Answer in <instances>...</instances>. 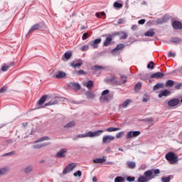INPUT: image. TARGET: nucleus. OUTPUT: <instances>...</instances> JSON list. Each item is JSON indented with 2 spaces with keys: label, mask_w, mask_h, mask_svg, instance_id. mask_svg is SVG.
I'll list each match as a JSON object with an SVG mask.
<instances>
[{
  "label": "nucleus",
  "mask_w": 182,
  "mask_h": 182,
  "mask_svg": "<svg viewBox=\"0 0 182 182\" xmlns=\"http://www.w3.org/2000/svg\"><path fill=\"white\" fill-rule=\"evenodd\" d=\"M69 87L74 89V90H80V84L76 82H70Z\"/></svg>",
  "instance_id": "nucleus-14"
},
{
  "label": "nucleus",
  "mask_w": 182,
  "mask_h": 182,
  "mask_svg": "<svg viewBox=\"0 0 182 182\" xmlns=\"http://www.w3.org/2000/svg\"><path fill=\"white\" fill-rule=\"evenodd\" d=\"M64 57L67 59V60H69V59H70V58L72 57V53L66 52L64 54Z\"/></svg>",
  "instance_id": "nucleus-39"
},
{
  "label": "nucleus",
  "mask_w": 182,
  "mask_h": 182,
  "mask_svg": "<svg viewBox=\"0 0 182 182\" xmlns=\"http://www.w3.org/2000/svg\"><path fill=\"white\" fill-rule=\"evenodd\" d=\"M66 76V73L63 71H58L54 76L55 79H62Z\"/></svg>",
  "instance_id": "nucleus-11"
},
{
  "label": "nucleus",
  "mask_w": 182,
  "mask_h": 182,
  "mask_svg": "<svg viewBox=\"0 0 182 182\" xmlns=\"http://www.w3.org/2000/svg\"><path fill=\"white\" fill-rule=\"evenodd\" d=\"M53 105H58V101L54 100V101H50L49 102H47L45 104L44 107H46L48 106H53Z\"/></svg>",
  "instance_id": "nucleus-30"
},
{
  "label": "nucleus",
  "mask_w": 182,
  "mask_h": 182,
  "mask_svg": "<svg viewBox=\"0 0 182 182\" xmlns=\"http://www.w3.org/2000/svg\"><path fill=\"white\" fill-rule=\"evenodd\" d=\"M160 174V169L148 170L144 172V176L139 177L138 182H149L150 180H153L154 177Z\"/></svg>",
  "instance_id": "nucleus-1"
},
{
  "label": "nucleus",
  "mask_w": 182,
  "mask_h": 182,
  "mask_svg": "<svg viewBox=\"0 0 182 182\" xmlns=\"http://www.w3.org/2000/svg\"><path fill=\"white\" fill-rule=\"evenodd\" d=\"M92 181H93V182H97V178H96V176H94V177L92 178Z\"/></svg>",
  "instance_id": "nucleus-61"
},
{
  "label": "nucleus",
  "mask_w": 182,
  "mask_h": 182,
  "mask_svg": "<svg viewBox=\"0 0 182 182\" xmlns=\"http://www.w3.org/2000/svg\"><path fill=\"white\" fill-rule=\"evenodd\" d=\"M141 134V132H140V131H130L127 132L126 135V139L127 140H128V139H133L134 137L140 136Z\"/></svg>",
  "instance_id": "nucleus-5"
},
{
  "label": "nucleus",
  "mask_w": 182,
  "mask_h": 182,
  "mask_svg": "<svg viewBox=\"0 0 182 182\" xmlns=\"http://www.w3.org/2000/svg\"><path fill=\"white\" fill-rule=\"evenodd\" d=\"M113 41V38H112V36H109V37H107L105 38V41H104V46H109L110 43H112V41Z\"/></svg>",
  "instance_id": "nucleus-18"
},
{
  "label": "nucleus",
  "mask_w": 182,
  "mask_h": 182,
  "mask_svg": "<svg viewBox=\"0 0 182 182\" xmlns=\"http://www.w3.org/2000/svg\"><path fill=\"white\" fill-rule=\"evenodd\" d=\"M45 140H50V138H49V136L41 137L38 141H36V143H38V141H45Z\"/></svg>",
  "instance_id": "nucleus-43"
},
{
  "label": "nucleus",
  "mask_w": 182,
  "mask_h": 182,
  "mask_svg": "<svg viewBox=\"0 0 182 182\" xmlns=\"http://www.w3.org/2000/svg\"><path fill=\"white\" fill-rule=\"evenodd\" d=\"M164 22H166V16L163 17L161 19L159 18L156 20L157 23H164Z\"/></svg>",
  "instance_id": "nucleus-45"
},
{
  "label": "nucleus",
  "mask_w": 182,
  "mask_h": 182,
  "mask_svg": "<svg viewBox=\"0 0 182 182\" xmlns=\"http://www.w3.org/2000/svg\"><path fill=\"white\" fill-rule=\"evenodd\" d=\"M82 85L85 86V87H87L88 90H91L92 87L94 86V82L92 80H88L87 82L84 81Z\"/></svg>",
  "instance_id": "nucleus-10"
},
{
  "label": "nucleus",
  "mask_w": 182,
  "mask_h": 182,
  "mask_svg": "<svg viewBox=\"0 0 182 182\" xmlns=\"http://www.w3.org/2000/svg\"><path fill=\"white\" fill-rule=\"evenodd\" d=\"M165 159L171 164H177L178 162V156H177V154H176L174 152L167 153L165 156Z\"/></svg>",
  "instance_id": "nucleus-3"
},
{
  "label": "nucleus",
  "mask_w": 182,
  "mask_h": 182,
  "mask_svg": "<svg viewBox=\"0 0 182 182\" xmlns=\"http://www.w3.org/2000/svg\"><path fill=\"white\" fill-rule=\"evenodd\" d=\"M95 70H102V69H105L102 66H99V65H95Z\"/></svg>",
  "instance_id": "nucleus-50"
},
{
  "label": "nucleus",
  "mask_w": 182,
  "mask_h": 182,
  "mask_svg": "<svg viewBox=\"0 0 182 182\" xmlns=\"http://www.w3.org/2000/svg\"><path fill=\"white\" fill-rule=\"evenodd\" d=\"M127 82V77H126V75H121L120 85H122V83H126Z\"/></svg>",
  "instance_id": "nucleus-37"
},
{
  "label": "nucleus",
  "mask_w": 182,
  "mask_h": 182,
  "mask_svg": "<svg viewBox=\"0 0 182 182\" xmlns=\"http://www.w3.org/2000/svg\"><path fill=\"white\" fill-rule=\"evenodd\" d=\"M41 28V24L36 23L31 27L30 32H33V31H38Z\"/></svg>",
  "instance_id": "nucleus-27"
},
{
  "label": "nucleus",
  "mask_w": 182,
  "mask_h": 182,
  "mask_svg": "<svg viewBox=\"0 0 182 182\" xmlns=\"http://www.w3.org/2000/svg\"><path fill=\"white\" fill-rule=\"evenodd\" d=\"M147 68L148 69H154V62L151 61L147 65Z\"/></svg>",
  "instance_id": "nucleus-41"
},
{
  "label": "nucleus",
  "mask_w": 182,
  "mask_h": 182,
  "mask_svg": "<svg viewBox=\"0 0 182 182\" xmlns=\"http://www.w3.org/2000/svg\"><path fill=\"white\" fill-rule=\"evenodd\" d=\"M28 126V122H23L22 123V127H26Z\"/></svg>",
  "instance_id": "nucleus-60"
},
{
  "label": "nucleus",
  "mask_w": 182,
  "mask_h": 182,
  "mask_svg": "<svg viewBox=\"0 0 182 182\" xmlns=\"http://www.w3.org/2000/svg\"><path fill=\"white\" fill-rule=\"evenodd\" d=\"M138 23L139 25H144V23H146V20L145 19H141L138 21Z\"/></svg>",
  "instance_id": "nucleus-53"
},
{
  "label": "nucleus",
  "mask_w": 182,
  "mask_h": 182,
  "mask_svg": "<svg viewBox=\"0 0 182 182\" xmlns=\"http://www.w3.org/2000/svg\"><path fill=\"white\" fill-rule=\"evenodd\" d=\"M127 166L128 168L133 169V168H136V163H134L133 161H127Z\"/></svg>",
  "instance_id": "nucleus-24"
},
{
  "label": "nucleus",
  "mask_w": 182,
  "mask_h": 182,
  "mask_svg": "<svg viewBox=\"0 0 182 182\" xmlns=\"http://www.w3.org/2000/svg\"><path fill=\"white\" fill-rule=\"evenodd\" d=\"M100 42H102V38H97L95 39L92 43V46H93V48H97V45H99V43H100Z\"/></svg>",
  "instance_id": "nucleus-23"
},
{
  "label": "nucleus",
  "mask_w": 182,
  "mask_h": 182,
  "mask_svg": "<svg viewBox=\"0 0 182 182\" xmlns=\"http://www.w3.org/2000/svg\"><path fill=\"white\" fill-rule=\"evenodd\" d=\"M65 153H66L65 149H60L55 155L56 159H60L65 157Z\"/></svg>",
  "instance_id": "nucleus-13"
},
{
  "label": "nucleus",
  "mask_w": 182,
  "mask_h": 182,
  "mask_svg": "<svg viewBox=\"0 0 182 182\" xmlns=\"http://www.w3.org/2000/svg\"><path fill=\"white\" fill-rule=\"evenodd\" d=\"M171 178H173V176L172 175H170L169 176H168L166 178V177H162L161 178V181L162 182H170Z\"/></svg>",
  "instance_id": "nucleus-31"
},
{
  "label": "nucleus",
  "mask_w": 182,
  "mask_h": 182,
  "mask_svg": "<svg viewBox=\"0 0 182 182\" xmlns=\"http://www.w3.org/2000/svg\"><path fill=\"white\" fill-rule=\"evenodd\" d=\"M113 140H114V136L105 135L102 137L103 144H107L110 143L111 141H113Z\"/></svg>",
  "instance_id": "nucleus-7"
},
{
  "label": "nucleus",
  "mask_w": 182,
  "mask_h": 182,
  "mask_svg": "<svg viewBox=\"0 0 182 182\" xmlns=\"http://www.w3.org/2000/svg\"><path fill=\"white\" fill-rule=\"evenodd\" d=\"M124 48V44H119L115 48L113 49V51L114 50H120Z\"/></svg>",
  "instance_id": "nucleus-35"
},
{
  "label": "nucleus",
  "mask_w": 182,
  "mask_h": 182,
  "mask_svg": "<svg viewBox=\"0 0 182 182\" xmlns=\"http://www.w3.org/2000/svg\"><path fill=\"white\" fill-rule=\"evenodd\" d=\"M82 65H83V63H75V62L71 63L70 65L72 66V68H74L75 69H76V68H80V66H82Z\"/></svg>",
  "instance_id": "nucleus-29"
},
{
  "label": "nucleus",
  "mask_w": 182,
  "mask_h": 182,
  "mask_svg": "<svg viewBox=\"0 0 182 182\" xmlns=\"http://www.w3.org/2000/svg\"><path fill=\"white\" fill-rule=\"evenodd\" d=\"M33 170V166L30 165V166H28L26 168H24L23 172L26 174H29V173H32Z\"/></svg>",
  "instance_id": "nucleus-20"
},
{
  "label": "nucleus",
  "mask_w": 182,
  "mask_h": 182,
  "mask_svg": "<svg viewBox=\"0 0 182 182\" xmlns=\"http://www.w3.org/2000/svg\"><path fill=\"white\" fill-rule=\"evenodd\" d=\"M123 23H124V20L123 18H119L118 20V24L119 25H123Z\"/></svg>",
  "instance_id": "nucleus-54"
},
{
  "label": "nucleus",
  "mask_w": 182,
  "mask_h": 182,
  "mask_svg": "<svg viewBox=\"0 0 182 182\" xmlns=\"http://www.w3.org/2000/svg\"><path fill=\"white\" fill-rule=\"evenodd\" d=\"M113 35H114V36H120V35H121V31H120V32H116V33H114Z\"/></svg>",
  "instance_id": "nucleus-59"
},
{
  "label": "nucleus",
  "mask_w": 182,
  "mask_h": 182,
  "mask_svg": "<svg viewBox=\"0 0 182 182\" xmlns=\"http://www.w3.org/2000/svg\"><path fill=\"white\" fill-rule=\"evenodd\" d=\"M93 162L96 164H102V163L106 162V158L105 156L102 158H97L93 160Z\"/></svg>",
  "instance_id": "nucleus-16"
},
{
  "label": "nucleus",
  "mask_w": 182,
  "mask_h": 182,
  "mask_svg": "<svg viewBox=\"0 0 182 182\" xmlns=\"http://www.w3.org/2000/svg\"><path fill=\"white\" fill-rule=\"evenodd\" d=\"M127 33L124 32V31H121V34L119 35V39L121 40H126L127 39Z\"/></svg>",
  "instance_id": "nucleus-26"
},
{
  "label": "nucleus",
  "mask_w": 182,
  "mask_h": 182,
  "mask_svg": "<svg viewBox=\"0 0 182 182\" xmlns=\"http://www.w3.org/2000/svg\"><path fill=\"white\" fill-rule=\"evenodd\" d=\"M100 14V15H102V16H106V13H105V11H102Z\"/></svg>",
  "instance_id": "nucleus-62"
},
{
  "label": "nucleus",
  "mask_w": 182,
  "mask_h": 182,
  "mask_svg": "<svg viewBox=\"0 0 182 182\" xmlns=\"http://www.w3.org/2000/svg\"><path fill=\"white\" fill-rule=\"evenodd\" d=\"M8 171V168H3L0 169V176H2V174H5Z\"/></svg>",
  "instance_id": "nucleus-47"
},
{
  "label": "nucleus",
  "mask_w": 182,
  "mask_h": 182,
  "mask_svg": "<svg viewBox=\"0 0 182 182\" xmlns=\"http://www.w3.org/2000/svg\"><path fill=\"white\" fill-rule=\"evenodd\" d=\"M46 99H48V95H43L37 102V106H42L46 102Z\"/></svg>",
  "instance_id": "nucleus-17"
},
{
  "label": "nucleus",
  "mask_w": 182,
  "mask_h": 182,
  "mask_svg": "<svg viewBox=\"0 0 182 182\" xmlns=\"http://www.w3.org/2000/svg\"><path fill=\"white\" fill-rule=\"evenodd\" d=\"M14 154H15V151H11L4 154V156H14Z\"/></svg>",
  "instance_id": "nucleus-56"
},
{
  "label": "nucleus",
  "mask_w": 182,
  "mask_h": 182,
  "mask_svg": "<svg viewBox=\"0 0 182 182\" xmlns=\"http://www.w3.org/2000/svg\"><path fill=\"white\" fill-rule=\"evenodd\" d=\"M14 65H15V63H11L9 65H4L1 67V70L3 72H6L8 69H9V66H14Z\"/></svg>",
  "instance_id": "nucleus-25"
},
{
  "label": "nucleus",
  "mask_w": 182,
  "mask_h": 182,
  "mask_svg": "<svg viewBox=\"0 0 182 182\" xmlns=\"http://www.w3.org/2000/svg\"><path fill=\"white\" fill-rule=\"evenodd\" d=\"M122 136H124V132H121L117 134L116 139H122Z\"/></svg>",
  "instance_id": "nucleus-42"
},
{
  "label": "nucleus",
  "mask_w": 182,
  "mask_h": 182,
  "mask_svg": "<svg viewBox=\"0 0 182 182\" xmlns=\"http://www.w3.org/2000/svg\"><path fill=\"white\" fill-rule=\"evenodd\" d=\"M136 178H134V176H128L127 178V181H129V182H133L134 181Z\"/></svg>",
  "instance_id": "nucleus-48"
},
{
  "label": "nucleus",
  "mask_w": 182,
  "mask_h": 182,
  "mask_svg": "<svg viewBox=\"0 0 182 182\" xmlns=\"http://www.w3.org/2000/svg\"><path fill=\"white\" fill-rule=\"evenodd\" d=\"M77 75H85V71L83 70H80L77 72Z\"/></svg>",
  "instance_id": "nucleus-55"
},
{
  "label": "nucleus",
  "mask_w": 182,
  "mask_h": 182,
  "mask_svg": "<svg viewBox=\"0 0 182 182\" xmlns=\"http://www.w3.org/2000/svg\"><path fill=\"white\" fill-rule=\"evenodd\" d=\"M181 86H182L181 83H179L176 85L175 89L178 90L180 89V87H181Z\"/></svg>",
  "instance_id": "nucleus-58"
},
{
  "label": "nucleus",
  "mask_w": 182,
  "mask_h": 182,
  "mask_svg": "<svg viewBox=\"0 0 182 182\" xmlns=\"http://www.w3.org/2000/svg\"><path fill=\"white\" fill-rule=\"evenodd\" d=\"M172 26L173 29H182V23L180 21H173L172 23Z\"/></svg>",
  "instance_id": "nucleus-15"
},
{
  "label": "nucleus",
  "mask_w": 182,
  "mask_h": 182,
  "mask_svg": "<svg viewBox=\"0 0 182 182\" xmlns=\"http://www.w3.org/2000/svg\"><path fill=\"white\" fill-rule=\"evenodd\" d=\"M114 182H126V180L122 176H117L114 178Z\"/></svg>",
  "instance_id": "nucleus-33"
},
{
  "label": "nucleus",
  "mask_w": 182,
  "mask_h": 182,
  "mask_svg": "<svg viewBox=\"0 0 182 182\" xmlns=\"http://www.w3.org/2000/svg\"><path fill=\"white\" fill-rule=\"evenodd\" d=\"M87 36H89V34L87 33H85L82 37V41H86V39H87Z\"/></svg>",
  "instance_id": "nucleus-49"
},
{
  "label": "nucleus",
  "mask_w": 182,
  "mask_h": 182,
  "mask_svg": "<svg viewBox=\"0 0 182 182\" xmlns=\"http://www.w3.org/2000/svg\"><path fill=\"white\" fill-rule=\"evenodd\" d=\"M85 49H86V46H84L81 48V50H85Z\"/></svg>",
  "instance_id": "nucleus-64"
},
{
  "label": "nucleus",
  "mask_w": 182,
  "mask_h": 182,
  "mask_svg": "<svg viewBox=\"0 0 182 182\" xmlns=\"http://www.w3.org/2000/svg\"><path fill=\"white\" fill-rule=\"evenodd\" d=\"M112 99H113V95H102L100 97V102H107V103H109Z\"/></svg>",
  "instance_id": "nucleus-8"
},
{
  "label": "nucleus",
  "mask_w": 182,
  "mask_h": 182,
  "mask_svg": "<svg viewBox=\"0 0 182 182\" xmlns=\"http://www.w3.org/2000/svg\"><path fill=\"white\" fill-rule=\"evenodd\" d=\"M168 56H169V58H176V53H174L172 52V51H170V52L168 53Z\"/></svg>",
  "instance_id": "nucleus-52"
},
{
  "label": "nucleus",
  "mask_w": 182,
  "mask_h": 182,
  "mask_svg": "<svg viewBox=\"0 0 182 182\" xmlns=\"http://www.w3.org/2000/svg\"><path fill=\"white\" fill-rule=\"evenodd\" d=\"M159 89H164V83H157L156 85H154L153 90H159Z\"/></svg>",
  "instance_id": "nucleus-21"
},
{
  "label": "nucleus",
  "mask_w": 182,
  "mask_h": 182,
  "mask_svg": "<svg viewBox=\"0 0 182 182\" xmlns=\"http://www.w3.org/2000/svg\"><path fill=\"white\" fill-rule=\"evenodd\" d=\"M166 87H173L174 86V81L168 80L166 83Z\"/></svg>",
  "instance_id": "nucleus-32"
},
{
  "label": "nucleus",
  "mask_w": 182,
  "mask_h": 182,
  "mask_svg": "<svg viewBox=\"0 0 182 182\" xmlns=\"http://www.w3.org/2000/svg\"><path fill=\"white\" fill-rule=\"evenodd\" d=\"M155 35L154 29H151L144 33V36H149L150 38H153Z\"/></svg>",
  "instance_id": "nucleus-19"
},
{
  "label": "nucleus",
  "mask_w": 182,
  "mask_h": 182,
  "mask_svg": "<svg viewBox=\"0 0 182 182\" xmlns=\"http://www.w3.org/2000/svg\"><path fill=\"white\" fill-rule=\"evenodd\" d=\"M76 167H77V164L76 163H71L68 164L63 171V174L65 175L68 173H70L71 171H73Z\"/></svg>",
  "instance_id": "nucleus-4"
},
{
  "label": "nucleus",
  "mask_w": 182,
  "mask_h": 182,
  "mask_svg": "<svg viewBox=\"0 0 182 182\" xmlns=\"http://www.w3.org/2000/svg\"><path fill=\"white\" fill-rule=\"evenodd\" d=\"M109 90H105L102 92V96H106L107 95H109Z\"/></svg>",
  "instance_id": "nucleus-51"
},
{
  "label": "nucleus",
  "mask_w": 182,
  "mask_h": 182,
  "mask_svg": "<svg viewBox=\"0 0 182 182\" xmlns=\"http://www.w3.org/2000/svg\"><path fill=\"white\" fill-rule=\"evenodd\" d=\"M74 177H82V171H77L73 173Z\"/></svg>",
  "instance_id": "nucleus-44"
},
{
  "label": "nucleus",
  "mask_w": 182,
  "mask_h": 182,
  "mask_svg": "<svg viewBox=\"0 0 182 182\" xmlns=\"http://www.w3.org/2000/svg\"><path fill=\"white\" fill-rule=\"evenodd\" d=\"M164 77V73L158 72L151 75V79H163Z\"/></svg>",
  "instance_id": "nucleus-9"
},
{
  "label": "nucleus",
  "mask_w": 182,
  "mask_h": 182,
  "mask_svg": "<svg viewBox=\"0 0 182 182\" xmlns=\"http://www.w3.org/2000/svg\"><path fill=\"white\" fill-rule=\"evenodd\" d=\"M180 105V100L178 98H173L168 102V106L169 107H176Z\"/></svg>",
  "instance_id": "nucleus-6"
},
{
  "label": "nucleus",
  "mask_w": 182,
  "mask_h": 182,
  "mask_svg": "<svg viewBox=\"0 0 182 182\" xmlns=\"http://www.w3.org/2000/svg\"><path fill=\"white\" fill-rule=\"evenodd\" d=\"M120 130V128H116V127H109L105 130V132H108L111 133L112 132H119Z\"/></svg>",
  "instance_id": "nucleus-28"
},
{
  "label": "nucleus",
  "mask_w": 182,
  "mask_h": 182,
  "mask_svg": "<svg viewBox=\"0 0 182 182\" xmlns=\"http://www.w3.org/2000/svg\"><path fill=\"white\" fill-rule=\"evenodd\" d=\"M114 7L120 9V8H123V4L122 3L114 2Z\"/></svg>",
  "instance_id": "nucleus-38"
},
{
  "label": "nucleus",
  "mask_w": 182,
  "mask_h": 182,
  "mask_svg": "<svg viewBox=\"0 0 182 182\" xmlns=\"http://www.w3.org/2000/svg\"><path fill=\"white\" fill-rule=\"evenodd\" d=\"M85 95L87 96V99L93 100L96 97L95 93H93V92H90V91L87 92Z\"/></svg>",
  "instance_id": "nucleus-22"
},
{
  "label": "nucleus",
  "mask_w": 182,
  "mask_h": 182,
  "mask_svg": "<svg viewBox=\"0 0 182 182\" xmlns=\"http://www.w3.org/2000/svg\"><path fill=\"white\" fill-rule=\"evenodd\" d=\"M140 89H141V82H138L135 85L134 90H135V92H139V90H140Z\"/></svg>",
  "instance_id": "nucleus-36"
},
{
  "label": "nucleus",
  "mask_w": 182,
  "mask_h": 182,
  "mask_svg": "<svg viewBox=\"0 0 182 182\" xmlns=\"http://www.w3.org/2000/svg\"><path fill=\"white\" fill-rule=\"evenodd\" d=\"M48 144H36V145H34L33 147V149H41V147L48 146Z\"/></svg>",
  "instance_id": "nucleus-40"
},
{
  "label": "nucleus",
  "mask_w": 182,
  "mask_h": 182,
  "mask_svg": "<svg viewBox=\"0 0 182 182\" xmlns=\"http://www.w3.org/2000/svg\"><path fill=\"white\" fill-rule=\"evenodd\" d=\"M75 124H76V123H75V122H69V123H68L67 124H65V125L64 126V127H65V129H69V127H75Z\"/></svg>",
  "instance_id": "nucleus-34"
},
{
  "label": "nucleus",
  "mask_w": 182,
  "mask_h": 182,
  "mask_svg": "<svg viewBox=\"0 0 182 182\" xmlns=\"http://www.w3.org/2000/svg\"><path fill=\"white\" fill-rule=\"evenodd\" d=\"M171 94L170 91L168 90H165L164 91H161L159 95H158V97H159L160 99L163 97H167V96H169V95Z\"/></svg>",
  "instance_id": "nucleus-12"
},
{
  "label": "nucleus",
  "mask_w": 182,
  "mask_h": 182,
  "mask_svg": "<svg viewBox=\"0 0 182 182\" xmlns=\"http://www.w3.org/2000/svg\"><path fill=\"white\" fill-rule=\"evenodd\" d=\"M129 103H130V100H126L124 103L122 104V107L126 108L129 106Z\"/></svg>",
  "instance_id": "nucleus-46"
},
{
  "label": "nucleus",
  "mask_w": 182,
  "mask_h": 182,
  "mask_svg": "<svg viewBox=\"0 0 182 182\" xmlns=\"http://www.w3.org/2000/svg\"><path fill=\"white\" fill-rule=\"evenodd\" d=\"M100 13H96L95 14V16H97V18H100Z\"/></svg>",
  "instance_id": "nucleus-63"
},
{
  "label": "nucleus",
  "mask_w": 182,
  "mask_h": 182,
  "mask_svg": "<svg viewBox=\"0 0 182 182\" xmlns=\"http://www.w3.org/2000/svg\"><path fill=\"white\" fill-rule=\"evenodd\" d=\"M105 132V130H97L95 132H88L84 134H78L77 137L78 139H85L86 137H99L102 133Z\"/></svg>",
  "instance_id": "nucleus-2"
},
{
  "label": "nucleus",
  "mask_w": 182,
  "mask_h": 182,
  "mask_svg": "<svg viewBox=\"0 0 182 182\" xmlns=\"http://www.w3.org/2000/svg\"><path fill=\"white\" fill-rule=\"evenodd\" d=\"M4 92H6V87H2L0 89V93H4Z\"/></svg>",
  "instance_id": "nucleus-57"
}]
</instances>
